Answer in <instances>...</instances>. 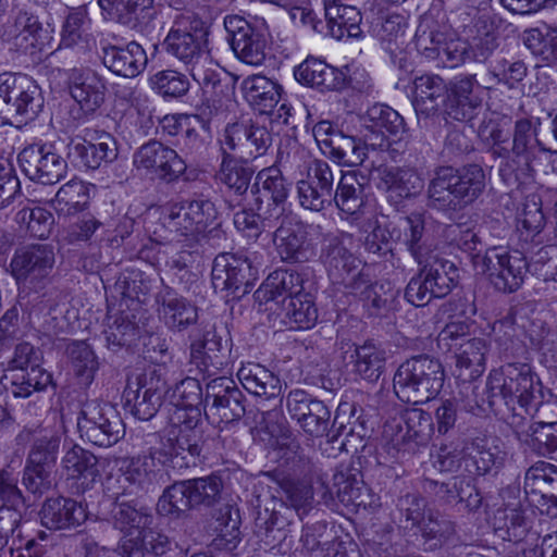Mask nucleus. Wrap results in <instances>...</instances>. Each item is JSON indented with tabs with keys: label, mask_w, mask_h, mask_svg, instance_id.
<instances>
[{
	"label": "nucleus",
	"mask_w": 557,
	"mask_h": 557,
	"mask_svg": "<svg viewBox=\"0 0 557 557\" xmlns=\"http://www.w3.org/2000/svg\"><path fill=\"white\" fill-rule=\"evenodd\" d=\"M445 373L440 360L419 355L403 362L393 379V387L399 400L423 404L441 392Z\"/></svg>",
	"instance_id": "nucleus-5"
},
{
	"label": "nucleus",
	"mask_w": 557,
	"mask_h": 557,
	"mask_svg": "<svg viewBox=\"0 0 557 557\" xmlns=\"http://www.w3.org/2000/svg\"><path fill=\"white\" fill-rule=\"evenodd\" d=\"M403 221L404 245L407 251L421 267L422 273L436 298L448 295L456 285L458 270L456 265L435 253L436 245L432 236L425 231L424 215L412 212Z\"/></svg>",
	"instance_id": "nucleus-3"
},
{
	"label": "nucleus",
	"mask_w": 557,
	"mask_h": 557,
	"mask_svg": "<svg viewBox=\"0 0 557 557\" xmlns=\"http://www.w3.org/2000/svg\"><path fill=\"white\" fill-rule=\"evenodd\" d=\"M493 528L500 539L520 544L531 525L525 509H497L493 517Z\"/></svg>",
	"instance_id": "nucleus-45"
},
{
	"label": "nucleus",
	"mask_w": 557,
	"mask_h": 557,
	"mask_svg": "<svg viewBox=\"0 0 557 557\" xmlns=\"http://www.w3.org/2000/svg\"><path fill=\"white\" fill-rule=\"evenodd\" d=\"M73 370L83 385H89L98 369V361L88 344L75 342L67 347Z\"/></svg>",
	"instance_id": "nucleus-55"
},
{
	"label": "nucleus",
	"mask_w": 557,
	"mask_h": 557,
	"mask_svg": "<svg viewBox=\"0 0 557 557\" xmlns=\"http://www.w3.org/2000/svg\"><path fill=\"white\" fill-rule=\"evenodd\" d=\"M98 4L106 21L140 34H148L154 27V0H98Z\"/></svg>",
	"instance_id": "nucleus-23"
},
{
	"label": "nucleus",
	"mask_w": 557,
	"mask_h": 557,
	"mask_svg": "<svg viewBox=\"0 0 557 557\" xmlns=\"http://www.w3.org/2000/svg\"><path fill=\"white\" fill-rule=\"evenodd\" d=\"M60 443L61 437L54 433L35 435L26 462L54 468Z\"/></svg>",
	"instance_id": "nucleus-60"
},
{
	"label": "nucleus",
	"mask_w": 557,
	"mask_h": 557,
	"mask_svg": "<svg viewBox=\"0 0 557 557\" xmlns=\"http://www.w3.org/2000/svg\"><path fill=\"white\" fill-rule=\"evenodd\" d=\"M169 391L166 370L156 364L129 382L125 389V405L131 413L139 420L148 421L159 411Z\"/></svg>",
	"instance_id": "nucleus-13"
},
{
	"label": "nucleus",
	"mask_w": 557,
	"mask_h": 557,
	"mask_svg": "<svg viewBox=\"0 0 557 557\" xmlns=\"http://www.w3.org/2000/svg\"><path fill=\"white\" fill-rule=\"evenodd\" d=\"M101 60L111 73L124 78L137 77L145 71L148 63L145 49L136 41L125 46L102 47Z\"/></svg>",
	"instance_id": "nucleus-25"
},
{
	"label": "nucleus",
	"mask_w": 557,
	"mask_h": 557,
	"mask_svg": "<svg viewBox=\"0 0 557 557\" xmlns=\"http://www.w3.org/2000/svg\"><path fill=\"white\" fill-rule=\"evenodd\" d=\"M426 513V500L418 494L407 493L397 499L395 519L405 530L419 529Z\"/></svg>",
	"instance_id": "nucleus-53"
},
{
	"label": "nucleus",
	"mask_w": 557,
	"mask_h": 557,
	"mask_svg": "<svg viewBox=\"0 0 557 557\" xmlns=\"http://www.w3.org/2000/svg\"><path fill=\"white\" fill-rule=\"evenodd\" d=\"M156 301L159 315L171 330L181 332L198 319L196 306L168 286L158 293Z\"/></svg>",
	"instance_id": "nucleus-27"
},
{
	"label": "nucleus",
	"mask_w": 557,
	"mask_h": 557,
	"mask_svg": "<svg viewBox=\"0 0 557 557\" xmlns=\"http://www.w3.org/2000/svg\"><path fill=\"white\" fill-rule=\"evenodd\" d=\"M61 469L67 479L81 481L84 488H88L100 475L97 457L78 445L65 450L61 459Z\"/></svg>",
	"instance_id": "nucleus-36"
},
{
	"label": "nucleus",
	"mask_w": 557,
	"mask_h": 557,
	"mask_svg": "<svg viewBox=\"0 0 557 557\" xmlns=\"http://www.w3.org/2000/svg\"><path fill=\"white\" fill-rule=\"evenodd\" d=\"M349 362L352 364V372L356 375L374 383L385 371L386 351L373 341H366L360 345H354Z\"/></svg>",
	"instance_id": "nucleus-35"
},
{
	"label": "nucleus",
	"mask_w": 557,
	"mask_h": 557,
	"mask_svg": "<svg viewBox=\"0 0 557 557\" xmlns=\"http://www.w3.org/2000/svg\"><path fill=\"white\" fill-rule=\"evenodd\" d=\"M485 187L486 174L479 164L438 166L428 185V206L443 212L460 211L473 203Z\"/></svg>",
	"instance_id": "nucleus-2"
},
{
	"label": "nucleus",
	"mask_w": 557,
	"mask_h": 557,
	"mask_svg": "<svg viewBox=\"0 0 557 557\" xmlns=\"http://www.w3.org/2000/svg\"><path fill=\"white\" fill-rule=\"evenodd\" d=\"M361 121L370 128L377 127L391 135H397L405 128L403 116L386 104H374L368 109Z\"/></svg>",
	"instance_id": "nucleus-59"
},
{
	"label": "nucleus",
	"mask_w": 557,
	"mask_h": 557,
	"mask_svg": "<svg viewBox=\"0 0 557 557\" xmlns=\"http://www.w3.org/2000/svg\"><path fill=\"white\" fill-rule=\"evenodd\" d=\"M358 0H323L326 26L330 35L342 40L344 37L358 38L361 35L362 15Z\"/></svg>",
	"instance_id": "nucleus-26"
},
{
	"label": "nucleus",
	"mask_w": 557,
	"mask_h": 557,
	"mask_svg": "<svg viewBox=\"0 0 557 557\" xmlns=\"http://www.w3.org/2000/svg\"><path fill=\"white\" fill-rule=\"evenodd\" d=\"M490 398H498L499 403L511 410L506 419L512 421L515 413H531L534 404L542 398V386L527 363H507L494 369L487 376Z\"/></svg>",
	"instance_id": "nucleus-4"
},
{
	"label": "nucleus",
	"mask_w": 557,
	"mask_h": 557,
	"mask_svg": "<svg viewBox=\"0 0 557 557\" xmlns=\"http://www.w3.org/2000/svg\"><path fill=\"white\" fill-rule=\"evenodd\" d=\"M112 519L114 527L123 532L136 530L140 533V531H146L153 522V516L148 508H137L129 502L120 500L114 504Z\"/></svg>",
	"instance_id": "nucleus-50"
},
{
	"label": "nucleus",
	"mask_w": 557,
	"mask_h": 557,
	"mask_svg": "<svg viewBox=\"0 0 557 557\" xmlns=\"http://www.w3.org/2000/svg\"><path fill=\"white\" fill-rule=\"evenodd\" d=\"M242 89L249 103L269 112L280 101L282 87L263 75H251L243 81Z\"/></svg>",
	"instance_id": "nucleus-43"
},
{
	"label": "nucleus",
	"mask_w": 557,
	"mask_h": 557,
	"mask_svg": "<svg viewBox=\"0 0 557 557\" xmlns=\"http://www.w3.org/2000/svg\"><path fill=\"white\" fill-rule=\"evenodd\" d=\"M226 40L235 57L248 64L258 66L265 60V50L270 40V32L263 18L247 20L237 14L224 17Z\"/></svg>",
	"instance_id": "nucleus-9"
},
{
	"label": "nucleus",
	"mask_w": 557,
	"mask_h": 557,
	"mask_svg": "<svg viewBox=\"0 0 557 557\" xmlns=\"http://www.w3.org/2000/svg\"><path fill=\"white\" fill-rule=\"evenodd\" d=\"M147 557H186L187 549L166 534L150 529L144 531Z\"/></svg>",
	"instance_id": "nucleus-64"
},
{
	"label": "nucleus",
	"mask_w": 557,
	"mask_h": 557,
	"mask_svg": "<svg viewBox=\"0 0 557 557\" xmlns=\"http://www.w3.org/2000/svg\"><path fill=\"white\" fill-rule=\"evenodd\" d=\"M296 81L320 91L339 90L345 86L344 74L317 58H307L295 67Z\"/></svg>",
	"instance_id": "nucleus-31"
},
{
	"label": "nucleus",
	"mask_w": 557,
	"mask_h": 557,
	"mask_svg": "<svg viewBox=\"0 0 557 557\" xmlns=\"http://www.w3.org/2000/svg\"><path fill=\"white\" fill-rule=\"evenodd\" d=\"M24 174L32 181L51 185L64 177L66 161L57 153L51 144H32L22 149L17 157Z\"/></svg>",
	"instance_id": "nucleus-16"
},
{
	"label": "nucleus",
	"mask_w": 557,
	"mask_h": 557,
	"mask_svg": "<svg viewBox=\"0 0 557 557\" xmlns=\"http://www.w3.org/2000/svg\"><path fill=\"white\" fill-rule=\"evenodd\" d=\"M539 122L530 119H519L515 122L512 161L521 162L528 169L532 168V163L537 160L541 152L550 151V148L539 138Z\"/></svg>",
	"instance_id": "nucleus-28"
},
{
	"label": "nucleus",
	"mask_w": 557,
	"mask_h": 557,
	"mask_svg": "<svg viewBox=\"0 0 557 557\" xmlns=\"http://www.w3.org/2000/svg\"><path fill=\"white\" fill-rule=\"evenodd\" d=\"M16 221L26 225L27 233L35 238H48L54 224L53 214L40 207L24 208L16 213Z\"/></svg>",
	"instance_id": "nucleus-63"
},
{
	"label": "nucleus",
	"mask_w": 557,
	"mask_h": 557,
	"mask_svg": "<svg viewBox=\"0 0 557 557\" xmlns=\"http://www.w3.org/2000/svg\"><path fill=\"white\" fill-rule=\"evenodd\" d=\"M191 416L178 412L169 414V447L166 455L173 469L188 468L196 465L201 456L205 446L203 420L198 412L191 411Z\"/></svg>",
	"instance_id": "nucleus-10"
},
{
	"label": "nucleus",
	"mask_w": 557,
	"mask_h": 557,
	"mask_svg": "<svg viewBox=\"0 0 557 557\" xmlns=\"http://www.w3.org/2000/svg\"><path fill=\"white\" fill-rule=\"evenodd\" d=\"M90 185L81 180H71L62 185L55 194V202L64 205L67 213L83 211L90 199Z\"/></svg>",
	"instance_id": "nucleus-62"
},
{
	"label": "nucleus",
	"mask_w": 557,
	"mask_h": 557,
	"mask_svg": "<svg viewBox=\"0 0 557 557\" xmlns=\"http://www.w3.org/2000/svg\"><path fill=\"white\" fill-rule=\"evenodd\" d=\"M488 74L498 84H503L509 89H515L527 77L528 66L521 60L500 58L490 65Z\"/></svg>",
	"instance_id": "nucleus-61"
},
{
	"label": "nucleus",
	"mask_w": 557,
	"mask_h": 557,
	"mask_svg": "<svg viewBox=\"0 0 557 557\" xmlns=\"http://www.w3.org/2000/svg\"><path fill=\"white\" fill-rule=\"evenodd\" d=\"M41 523L53 530L66 529L79 525L86 519L84 507L77 502L55 497L48 498L40 510Z\"/></svg>",
	"instance_id": "nucleus-34"
},
{
	"label": "nucleus",
	"mask_w": 557,
	"mask_h": 557,
	"mask_svg": "<svg viewBox=\"0 0 557 557\" xmlns=\"http://www.w3.org/2000/svg\"><path fill=\"white\" fill-rule=\"evenodd\" d=\"M465 448L467 459L463 471L469 474L484 475L497 471L504 465L506 454L486 438L467 440Z\"/></svg>",
	"instance_id": "nucleus-33"
},
{
	"label": "nucleus",
	"mask_w": 557,
	"mask_h": 557,
	"mask_svg": "<svg viewBox=\"0 0 557 557\" xmlns=\"http://www.w3.org/2000/svg\"><path fill=\"white\" fill-rule=\"evenodd\" d=\"M209 399L212 404L206 416L212 423H231L245 416V396L230 377H216L207 384L206 400Z\"/></svg>",
	"instance_id": "nucleus-21"
},
{
	"label": "nucleus",
	"mask_w": 557,
	"mask_h": 557,
	"mask_svg": "<svg viewBox=\"0 0 557 557\" xmlns=\"http://www.w3.org/2000/svg\"><path fill=\"white\" fill-rule=\"evenodd\" d=\"M413 86L417 114L430 116L436 113L447 92L444 79L435 74H423L414 78Z\"/></svg>",
	"instance_id": "nucleus-40"
},
{
	"label": "nucleus",
	"mask_w": 557,
	"mask_h": 557,
	"mask_svg": "<svg viewBox=\"0 0 557 557\" xmlns=\"http://www.w3.org/2000/svg\"><path fill=\"white\" fill-rule=\"evenodd\" d=\"M259 205L263 226L274 227L286 214L289 184L280 169L270 166L261 170L250 187Z\"/></svg>",
	"instance_id": "nucleus-14"
},
{
	"label": "nucleus",
	"mask_w": 557,
	"mask_h": 557,
	"mask_svg": "<svg viewBox=\"0 0 557 557\" xmlns=\"http://www.w3.org/2000/svg\"><path fill=\"white\" fill-rule=\"evenodd\" d=\"M237 377L244 388L255 396L271 399L281 394L278 376L259 363L249 362L242 366L237 371Z\"/></svg>",
	"instance_id": "nucleus-38"
},
{
	"label": "nucleus",
	"mask_w": 557,
	"mask_h": 557,
	"mask_svg": "<svg viewBox=\"0 0 557 557\" xmlns=\"http://www.w3.org/2000/svg\"><path fill=\"white\" fill-rule=\"evenodd\" d=\"M473 267L478 273L486 274L498 292L513 293L523 284L529 264L520 255L493 247L473 256Z\"/></svg>",
	"instance_id": "nucleus-12"
},
{
	"label": "nucleus",
	"mask_w": 557,
	"mask_h": 557,
	"mask_svg": "<svg viewBox=\"0 0 557 557\" xmlns=\"http://www.w3.org/2000/svg\"><path fill=\"white\" fill-rule=\"evenodd\" d=\"M81 437L99 447L116 444L125 434V426L116 408L97 399L83 404L77 419Z\"/></svg>",
	"instance_id": "nucleus-11"
},
{
	"label": "nucleus",
	"mask_w": 557,
	"mask_h": 557,
	"mask_svg": "<svg viewBox=\"0 0 557 557\" xmlns=\"http://www.w3.org/2000/svg\"><path fill=\"white\" fill-rule=\"evenodd\" d=\"M151 88L163 98H181L190 87L187 76L175 70H161L149 78Z\"/></svg>",
	"instance_id": "nucleus-56"
},
{
	"label": "nucleus",
	"mask_w": 557,
	"mask_h": 557,
	"mask_svg": "<svg viewBox=\"0 0 557 557\" xmlns=\"http://www.w3.org/2000/svg\"><path fill=\"white\" fill-rule=\"evenodd\" d=\"M165 448H149L148 455L133 457L124 461L121 468L122 482L126 483L124 493L138 495L153 488L159 481L160 467H170Z\"/></svg>",
	"instance_id": "nucleus-18"
},
{
	"label": "nucleus",
	"mask_w": 557,
	"mask_h": 557,
	"mask_svg": "<svg viewBox=\"0 0 557 557\" xmlns=\"http://www.w3.org/2000/svg\"><path fill=\"white\" fill-rule=\"evenodd\" d=\"M406 436L418 445L426 444L435 431L431 414L421 408H408L403 414Z\"/></svg>",
	"instance_id": "nucleus-58"
},
{
	"label": "nucleus",
	"mask_w": 557,
	"mask_h": 557,
	"mask_svg": "<svg viewBox=\"0 0 557 557\" xmlns=\"http://www.w3.org/2000/svg\"><path fill=\"white\" fill-rule=\"evenodd\" d=\"M524 421V416L521 413H515L512 416V421L509 422L519 441L525 443L539 455L553 459L556 423L533 421L531 424L525 426Z\"/></svg>",
	"instance_id": "nucleus-32"
},
{
	"label": "nucleus",
	"mask_w": 557,
	"mask_h": 557,
	"mask_svg": "<svg viewBox=\"0 0 557 557\" xmlns=\"http://www.w3.org/2000/svg\"><path fill=\"white\" fill-rule=\"evenodd\" d=\"M194 508L189 497L188 482H175L169 486L157 504V509L162 516L178 517L181 513Z\"/></svg>",
	"instance_id": "nucleus-54"
},
{
	"label": "nucleus",
	"mask_w": 557,
	"mask_h": 557,
	"mask_svg": "<svg viewBox=\"0 0 557 557\" xmlns=\"http://www.w3.org/2000/svg\"><path fill=\"white\" fill-rule=\"evenodd\" d=\"M253 170L239 161L223 159L218 177L225 187L236 197L237 205H240L243 197L247 194Z\"/></svg>",
	"instance_id": "nucleus-49"
},
{
	"label": "nucleus",
	"mask_w": 557,
	"mask_h": 557,
	"mask_svg": "<svg viewBox=\"0 0 557 557\" xmlns=\"http://www.w3.org/2000/svg\"><path fill=\"white\" fill-rule=\"evenodd\" d=\"M324 265L334 285L357 294L366 284V275L361 271V261L350 251L343 239H331L324 250Z\"/></svg>",
	"instance_id": "nucleus-17"
},
{
	"label": "nucleus",
	"mask_w": 557,
	"mask_h": 557,
	"mask_svg": "<svg viewBox=\"0 0 557 557\" xmlns=\"http://www.w3.org/2000/svg\"><path fill=\"white\" fill-rule=\"evenodd\" d=\"M227 349V339L219 335L214 327H210L201 338L190 344V361L203 370L210 366L219 368L223 364L222 358Z\"/></svg>",
	"instance_id": "nucleus-42"
},
{
	"label": "nucleus",
	"mask_w": 557,
	"mask_h": 557,
	"mask_svg": "<svg viewBox=\"0 0 557 557\" xmlns=\"http://www.w3.org/2000/svg\"><path fill=\"white\" fill-rule=\"evenodd\" d=\"M203 22L195 15L177 18L163 41L164 50L181 61L206 94L221 87L219 65L207 47Z\"/></svg>",
	"instance_id": "nucleus-1"
},
{
	"label": "nucleus",
	"mask_w": 557,
	"mask_h": 557,
	"mask_svg": "<svg viewBox=\"0 0 557 557\" xmlns=\"http://www.w3.org/2000/svg\"><path fill=\"white\" fill-rule=\"evenodd\" d=\"M163 225L173 235L172 239H198V234L184 201L173 203L169 207L168 212L163 216Z\"/></svg>",
	"instance_id": "nucleus-57"
},
{
	"label": "nucleus",
	"mask_w": 557,
	"mask_h": 557,
	"mask_svg": "<svg viewBox=\"0 0 557 557\" xmlns=\"http://www.w3.org/2000/svg\"><path fill=\"white\" fill-rule=\"evenodd\" d=\"M487 346L482 338H469L461 342L455 351L457 377L463 382L473 381L485 370Z\"/></svg>",
	"instance_id": "nucleus-39"
},
{
	"label": "nucleus",
	"mask_w": 557,
	"mask_h": 557,
	"mask_svg": "<svg viewBox=\"0 0 557 557\" xmlns=\"http://www.w3.org/2000/svg\"><path fill=\"white\" fill-rule=\"evenodd\" d=\"M89 23L86 7L79 5L67 10L61 29L59 48L89 47V35L86 33V25Z\"/></svg>",
	"instance_id": "nucleus-46"
},
{
	"label": "nucleus",
	"mask_w": 557,
	"mask_h": 557,
	"mask_svg": "<svg viewBox=\"0 0 557 557\" xmlns=\"http://www.w3.org/2000/svg\"><path fill=\"white\" fill-rule=\"evenodd\" d=\"M275 227L273 244L283 262L304 263L315 256V247L306 224L294 222L285 215Z\"/></svg>",
	"instance_id": "nucleus-20"
},
{
	"label": "nucleus",
	"mask_w": 557,
	"mask_h": 557,
	"mask_svg": "<svg viewBox=\"0 0 557 557\" xmlns=\"http://www.w3.org/2000/svg\"><path fill=\"white\" fill-rule=\"evenodd\" d=\"M374 180L376 187L385 191H395L398 196L409 198L423 188V181L417 171L397 166H379Z\"/></svg>",
	"instance_id": "nucleus-37"
},
{
	"label": "nucleus",
	"mask_w": 557,
	"mask_h": 557,
	"mask_svg": "<svg viewBox=\"0 0 557 557\" xmlns=\"http://www.w3.org/2000/svg\"><path fill=\"white\" fill-rule=\"evenodd\" d=\"M324 154H327L338 164L347 166L360 165L367 157L361 139L345 135L343 132L335 135L333 140H330V148L324 150Z\"/></svg>",
	"instance_id": "nucleus-51"
},
{
	"label": "nucleus",
	"mask_w": 557,
	"mask_h": 557,
	"mask_svg": "<svg viewBox=\"0 0 557 557\" xmlns=\"http://www.w3.org/2000/svg\"><path fill=\"white\" fill-rule=\"evenodd\" d=\"M263 263V255L257 251L218 256L212 267V285L215 290H225L227 297L240 299L250 293Z\"/></svg>",
	"instance_id": "nucleus-8"
},
{
	"label": "nucleus",
	"mask_w": 557,
	"mask_h": 557,
	"mask_svg": "<svg viewBox=\"0 0 557 557\" xmlns=\"http://www.w3.org/2000/svg\"><path fill=\"white\" fill-rule=\"evenodd\" d=\"M67 88L78 106L74 115L77 121H85L94 115L106 101V79L89 67L71 69L67 73Z\"/></svg>",
	"instance_id": "nucleus-15"
},
{
	"label": "nucleus",
	"mask_w": 557,
	"mask_h": 557,
	"mask_svg": "<svg viewBox=\"0 0 557 557\" xmlns=\"http://www.w3.org/2000/svg\"><path fill=\"white\" fill-rule=\"evenodd\" d=\"M333 201L344 213L355 215L364 205V187L355 172L344 173L338 182Z\"/></svg>",
	"instance_id": "nucleus-47"
},
{
	"label": "nucleus",
	"mask_w": 557,
	"mask_h": 557,
	"mask_svg": "<svg viewBox=\"0 0 557 557\" xmlns=\"http://www.w3.org/2000/svg\"><path fill=\"white\" fill-rule=\"evenodd\" d=\"M4 388L15 398H27L45 391L52 383V374L46 369H28L5 372L1 379Z\"/></svg>",
	"instance_id": "nucleus-41"
},
{
	"label": "nucleus",
	"mask_w": 557,
	"mask_h": 557,
	"mask_svg": "<svg viewBox=\"0 0 557 557\" xmlns=\"http://www.w3.org/2000/svg\"><path fill=\"white\" fill-rule=\"evenodd\" d=\"M284 321L293 329L309 330L318 320V309L310 293L301 292L296 297L281 300Z\"/></svg>",
	"instance_id": "nucleus-44"
},
{
	"label": "nucleus",
	"mask_w": 557,
	"mask_h": 557,
	"mask_svg": "<svg viewBox=\"0 0 557 557\" xmlns=\"http://www.w3.org/2000/svg\"><path fill=\"white\" fill-rule=\"evenodd\" d=\"M67 156L85 168L96 170L102 163L112 162L117 156L116 141L107 132L87 138H73L67 144Z\"/></svg>",
	"instance_id": "nucleus-24"
},
{
	"label": "nucleus",
	"mask_w": 557,
	"mask_h": 557,
	"mask_svg": "<svg viewBox=\"0 0 557 557\" xmlns=\"http://www.w3.org/2000/svg\"><path fill=\"white\" fill-rule=\"evenodd\" d=\"M172 409L169 414L178 412L191 416V411L202 416V387L194 377H185L176 384L171 396Z\"/></svg>",
	"instance_id": "nucleus-48"
},
{
	"label": "nucleus",
	"mask_w": 557,
	"mask_h": 557,
	"mask_svg": "<svg viewBox=\"0 0 557 557\" xmlns=\"http://www.w3.org/2000/svg\"><path fill=\"white\" fill-rule=\"evenodd\" d=\"M334 175L323 160H314L307 169L304 178L297 183V194L302 208L322 211L333 202Z\"/></svg>",
	"instance_id": "nucleus-22"
},
{
	"label": "nucleus",
	"mask_w": 557,
	"mask_h": 557,
	"mask_svg": "<svg viewBox=\"0 0 557 557\" xmlns=\"http://www.w3.org/2000/svg\"><path fill=\"white\" fill-rule=\"evenodd\" d=\"M307 280L305 274L295 270L276 269L271 272L256 292L260 301H278V298L286 300L296 297L306 290Z\"/></svg>",
	"instance_id": "nucleus-30"
},
{
	"label": "nucleus",
	"mask_w": 557,
	"mask_h": 557,
	"mask_svg": "<svg viewBox=\"0 0 557 557\" xmlns=\"http://www.w3.org/2000/svg\"><path fill=\"white\" fill-rule=\"evenodd\" d=\"M55 263L52 245L33 244L15 250L9 268L18 286V297L25 299L34 294L35 300L51 282Z\"/></svg>",
	"instance_id": "nucleus-7"
},
{
	"label": "nucleus",
	"mask_w": 557,
	"mask_h": 557,
	"mask_svg": "<svg viewBox=\"0 0 557 557\" xmlns=\"http://www.w3.org/2000/svg\"><path fill=\"white\" fill-rule=\"evenodd\" d=\"M523 44L546 65L557 64V28L543 34L539 28L524 32Z\"/></svg>",
	"instance_id": "nucleus-52"
},
{
	"label": "nucleus",
	"mask_w": 557,
	"mask_h": 557,
	"mask_svg": "<svg viewBox=\"0 0 557 557\" xmlns=\"http://www.w3.org/2000/svg\"><path fill=\"white\" fill-rule=\"evenodd\" d=\"M44 107L40 87L21 73L0 74V125L18 127L35 120Z\"/></svg>",
	"instance_id": "nucleus-6"
},
{
	"label": "nucleus",
	"mask_w": 557,
	"mask_h": 557,
	"mask_svg": "<svg viewBox=\"0 0 557 557\" xmlns=\"http://www.w3.org/2000/svg\"><path fill=\"white\" fill-rule=\"evenodd\" d=\"M41 23L38 17L27 12H18L12 23L3 29V39L22 53L34 54L41 49L40 33Z\"/></svg>",
	"instance_id": "nucleus-29"
},
{
	"label": "nucleus",
	"mask_w": 557,
	"mask_h": 557,
	"mask_svg": "<svg viewBox=\"0 0 557 557\" xmlns=\"http://www.w3.org/2000/svg\"><path fill=\"white\" fill-rule=\"evenodd\" d=\"M134 165L156 175L159 180L176 182L187 169L186 159L176 150L158 140H149L134 153Z\"/></svg>",
	"instance_id": "nucleus-19"
}]
</instances>
